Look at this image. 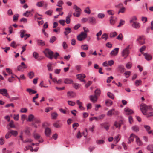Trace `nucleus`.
I'll return each mask as SVG.
<instances>
[{
    "label": "nucleus",
    "instance_id": "6e6552de",
    "mask_svg": "<svg viewBox=\"0 0 153 153\" xmlns=\"http://www.w3.org/2000/svg\"><path fill=\"white\" fill-rule=\"evenodd\" d=\"M139 44L142 45L145 43V38L143 36H139L136 40Z\"/></svg>",
    "mask_w": 153,
    "mask_h": 153
},
{
    "label": "nucleus",
    "instance_id": "680f3d73",
    "mask_svg": "<svg viewBox=\"0 0 153 153\" xmlns=\"http://www.w3.org/2000/svg\"><path fill=\"white\" fill-rule=\"evenodd\" d=\"M33 136L34 138L36 139H38L40 137V135L37 133H34L33 134Z\"/></svg>",
    "mask_w": 153,
    "mask_h": 153
},
{
    "label": "nucleus",
    "instance_id": "f704fd0d",
    "mask_svg": "<svg viewBox=\"0 0 153 153\" xmlns=\"http://www.w3.org/2000/svg\"><path fill=\"white\" fill-rule=\"evenodd\" d=\"M131 129L134 131L137 132L139 131V128L137 126L135 125L131 127Z\"/></svg>",
    "mask_w": 153,
    "mask_h": 153
},
{
    "label": "nucleus",
    "instance_id": "0e129e2a",
    "mask_svg": "<svg viewBox=\"0 0 153 153\" xmlns=\"http://www.w3.org/2000/svg\"><path fill=\"white\" fill-rule=\"evenodd\" d=\"M25 132L26 134L27 135H30V132L29 131V128H27L25 130Z\"/></svg>",
    "mask_w": 153,
    "mask_h": 153
},
{
    "label": "nucleus",
    "instance_id": "37998d69",
    "mask_svg": "<svg viewBox=\"0 0 153 153\" xmlns=\"http://www.w3.org/2000/svg\"><path fill=\"white\" fill-rule=\"evenodd\" d=\"M28 76L31 79L34 76V73L33 71H30L28 73Z\"/></svg>",
    "mask_w": 153,
    "mask_h": 153
},
{
    "label": "nucleus",
    "instance_id": "473e14b6",
    "mask_svg": "<svg viewBox=\"0 0 153 153\" xmlns=\"http://www.w3.org/2000/svg\"><path fill=\"white\" fill-rule=\"evenodd\" d=\"M121 125V123L120 122L117 121L115 122L114 124V126H115L116 128H118L119 129L120 128Z\"/></svg>",
    "mask_w": 153,
    "mask_h": 153
},
{
    "label": "nucleus",
    "instance_id": "f03ea898",
    "mask_svg": "<svg viewBox=\"0 0 153 153\" xmlns=\"http://www.w3.org/2000/svg\"><path fill=\"white\" fill-rule=\"evenodd\" d=\"M45 56L51 59H52L53 54V52L51 50L47 48L43 51Z\"/></svg>",
    "mask_w": 153,
    "mask_h": 153
},
{
    "label": "nucleus",
    "instance_id": "c03bdc74",
    "mask_svg": "<svg viewBox=\"0 0 153 153\" xmlns=\"http://www.w3.org/2000/svg\"><path fill=\"white\" fill-rule=\"evenodd\" d=\"M26 32V30H22L20 31V37L21 38H23L25 36V33Z\"/></svg>",
    "mask_w": 153,
    "mask_h": 153
},
{
    "label": "nucleus",
    "instance_id": "ea45409f",
    "mask_svg": "<svg viewBox=\"0 0 153 153\" xmlns=\"http://www.w3.org/2000/svg\"><path fill=\"white\" fill-rule=\"evenodd\" d=\"M34 117L33 114H30L28 116V118L27 121L29 122H31L33 120Z\"/></svg>",
    "mask_w": 153,
    "mask_h": 153
},
{
    "label": "nucleus",
    "instance_id": "c85d7f7f",
    "mask_svg": "<svg viewBox=\"0 0 153 153\" xmlns=\"http://www.w3.org/2000/svg\"><path fill=\"white\" fill-rule=\"evenodd\" d=\"M37 44L39 45H41L42 46L45 45V42L43 40L40 39H38L37 41Z\"/></svg>",
    "mask_w": 153,
    "mask_h": 153
},
{
    "label": "nucleus",
    "instance_id": "393cba45",
    "mask_svg": "<svg viewBox=\"0 0 153 153\" xmlns=\"http://www.w3.org/2000/svg\"><path fill=\"white\" fill-rule=\"evenodd\" d=\"M26 91L29 93L30 95H31L32 94H35L37 93L36 91L33 90L31 88H27Z\"/></svg>",
    "mask_w": 153,
    "mask_h": 153
},
{
    "label": "nucleus",
    "instance_id": "4be33fe9",
    "mask_svg": "<svg viewBox=\"0 0 153 153\" xmlns=\"http://www.w3.org/2000/svg\"><path fill=\"white\" fill-rule=\"evenodd\" d=\"M51 133V129L49 128H46L45 130V134L47 136H49Z\"/></svg>",
    "mask_w": 153,
    "mask_h": 153
},
{
    "label": "nucleus",
    "instance_id": "79ce46f5",
    "mask_svg": "<svg viewBox=\"0 0 153 153\" xmlns=\"http://www.w3.org/2000/svg\"><path fill=\"white\" fill-rule=\"evenodd\" d=\"M10 131L11 135H13L14 137L16 136L18 134V132L16 131L11 130Z\"/></svg>",
    "mask_w": 153,
    "mask_h": 153
},
{
    "label": "nucleus",
    "instance_id": "5701e85b",
    "mask_svg": "<svg viewBox=\"0 0 153 153\" xmlns=\"http://www.w3.org/2000/svg\"><path fill=\"white\" fill-rule=\"evenodd\" d=\"M100 125L102 126H103L104 128L106 130L108 131L109 127V125L107 123H102L100 124Z\"/></svg>",
    "mask_w": 153,
    "mask_h": 153
},
{
    "label": "nucleus",
    "instance_id": "7ed1b4c3",
    "mask_svg": "<svg viewBox=\"0 0 153 153\" xmlns=\"http://www.w3.org/2000/svg\"><path fill=\"white\" fill-rule=\"evenodd\" d=\"M73 8L75 11V12L73 13L74 16L77 17H79L80 15L81 10L76 5H74Z\"/></svg>",
    "mask_w": 153,
    "mask_h": 153
},
{
    "label": "nucleus",
    "instance_id": "ddd939ff",
    "mask_svg": "<svg viewBox=\"0 0 153 153\" xmlns=\"http://www.w3.org/2000/svg\"><path fill=\"white\" fill-rule=\"evenodd\" d=\"M89 23L92 25H95L97 23V21L94 17H90L88 18Z\"/></svg>",
    "mask_w": 153,
    "mask_h": 153
},
{
    "label": "nucleus",
    "instance_id": "49530a36",
    "mask_svg": "<svg viewBox=\"0 0 153 153\" xmlns=\"http://www.w3.org/2000/svg\"><path fill=\"white\" fill-rule=\"evenodd\" d=\"M107 95L110 98L114 99V95L113 94L110 92H108L107 93Z\"/></svg>",
    "mask_w": 153,
    "mask_h": 153
},
{
    "label": "nucleus",
    "instance_id": "e2e57ef3",
    "mask_svg": "<svg viewBox=\"0 0 153 153\" xmlns=\"http://www.w3.org/2000/svg\"><path fill=\"white\" fill-rule=\"evenodd\" d=\"M30 13V11H26L25 13H23V16L25 17H28Z\"/></svg>",
    "mask_w": 153,
    "mask_h": 153
},
{
    "label": "nucleus",
    "instance_id": "603ef678",
    "mask_svg": "<svg viewBox=\"0 0 153 153\" xmlns=\"http://www.w3.org/2000/svg\"><path fill=\"white\" fill-rule=\"evenodd\" d=\"M131 73V72L130 71H126L125 73V77L126 78H128L129 77V76L130 75V74Z\"/></svg>",
    "mask_w": 153,
    "mask_h": 153
},
{
    "label": "nucleus",
    "instance_id": "a878e982",
    "mask_svg": "<svg viewBox=\"0 0 153 153\" xmlns=\"http://www.w3.org/2000/svg\"><path fill=\"white\" fill-rule=\"evenodd\" d=\"M120 138L121 136L120 134H118L114 137V141L116 144H117L119 142Z\"/></svg>",
    "mask_w": 153,
    "mask_h": 153
},
{
    "label": "nucleus",
    "instance_id": "774afa93",
    "mask_svg": "<svg viewBox=\"0 0 153 153\" xmlns=\"http://www.w3.org/2000/svg\"><path fill=\"white\" fill-rule=\"evenodd\" d=\"M131 64L130 62H128L126 64V67L127 69H130L131 67Z\"/></svg>",
    "mask_w": 153,
    "mask_h": 153
},
{
    "label": "nucleus",
    "instance_id": "b1692460",
    "mask_svg": "<svg viewBox=\"0 0 153 153\" xmlns=\"http://www.w3.org/2000/svg\"><path fill=\"white\" fill-rule=\"evenodd\" d=\"M76 76H77V78L79 80L83 79L86 77L85 75L83 74H78L76 75Z\"/></svg>",
    "mask_w": 153,
    "mask_h": 153
},
{
    "label": "nucleus",
    "instance_id": "8fccbe9b",
    "mask_svg": "<svg viewBox=\"0 0 153 153\" xmlns=\"http://www.w3.org/2000/svg\"><path fill=\"white\" fill-rule=\"evenodd\" d=\"M84 12L88 14H90L91 12L89 7H86L84 10Z\"/></svg>",
    "mask_w": 153,
    "mask_h": 153
},
{
    "label": "nucleus",
    "instance_id": "2f4dec72",
    "mask_svg": "<svg viewBox=\"0 0 153 153\" xmlns=\"http://www.w3.org/2000/svg\"><path fill=\"white\" fill-rule=\"evenodd\" d=\"M105 103L107 106H109L112 104L113 102L110 100H106L105 101Z\"/></svg>",
    "mask_w": 153,
    "mask_h": 153
},
{
    "label": "nucleus",
    "instance_id": "13d9d810",
    "mask_svg": "<svg viewBox=\"0 0 153 153\" xmlns=\"http://www.w3.org/2000/svg\"><path fill=\"white\" fill-rule=\"evenodd\" d=\"M95 128V126L92 125L89 128V130L91 131L92 133L94 132Z\"/></svg>",
    "mask_w": 153,
    "mask_h": 153
},
{
    "label": "nucleus",
    "instance_id": "a18cd8bd",
    "mask_svg": "<svg viewBox=\"0 0 153 153\" xmlns=\"http://www.w3.org/2000/svg\"><path fill=\"white\" fill-rule=\"evenodd\" d=\"M142 83V81L141 80H137L135 82V85L136 86H138L140 85Z\"/></svg>",
    "mask_w": 153,
    "mask_h": 153
},
{
    "label": "nucleus",
    "instance_id": "f8f14e48",
    "mask_svg": "<svg viewBox=\"0 0 153 153\" xmlns=\"http://www.w3.org/2000/svg\"><path fill=\"white\" fill-rule=\"evenodd\" d=\"M124 111L126 114L129 115L133 114L134 112L133 110L128 107H126L124 109Z\"/></svg>",
    "mask_w": 153,
    "mask_h": 153
},
{
    "label": "nucleus",
    "instance_id": "4d7b16f0",
    "mask_svg": "<svg viewBox=\"0 0 153 153\" xmlns=\"http://www.w3.org/2000/svg\"><path fill=\"white\" fill-rule=\"evenodd\" d=\"M11 133L10 131H8L6 133L5 136V137L6 139H7L9 138L10 137H11Z\"/></svg>",
    "mask_w": 153,
    "mask_h": 153
},
{
    "label": "nucleus",
    "instance_id": "f257e3e1",
    "mask_svg": "<svg viewBox=\"0 0 153 153\" xmlns=\"http://www.w3.org/2000/svg\"><path fill=\"white\" fill-rule=\"evenodd\" d=\"M140 109L144 115L146 114L147 112L151 111L152 109L150 106H147L145 104L141 105L140 106Z\"/></svg>",
    "mask_w": 153,
    "mask_h": 153
},
{
    "label": "nucleus",
    "instance_id": "2eb2a0df",
    "mask_svg": "<svg viewBox=\"0 0 153 153\" xmlns=\"http://www.w3.org/2000/svg\"><path fill=\"white\" fill-rule=\"evenodd\" d=\"M130 22L131 23H133L132 26L134 28L137 29L140 27V25L139 23L135 22H133L132 20H131Z\"/></svg>",
    "mask_w": 153,
    "mask_h": 153
},
{
    "label": "nucleus",
    "instance_id": "72a5a7b5",
    "mask_svg": "<svg viewBox=\"0 0 153 153\" xmlns=\"http://www.w3.org/2000/svg\"><path fill=\"white\" fill-rule=\"evenodd\" d=\"M51 117L53 119H56L58 116V114L56 112H54L51 114Z\"/></svg>",
    "mask_w": 153,
    "mask_h": 153
},
{
    "label": "nucleus",
    "instance_id": "f3484780",
    "mask_svg": "<svg viewBox=\"0 0 153 153\" xmlns=\"http://www.w3.org/2000/svg\"><path fill=\"white\" fill-rule=\"evenodd\" d=\"M73 82V80L70 78H65L64 79V83L66 84H71Z\"/></svg>",
    "mask_w": 153,
    "mask_h": 153
},
{
    "label": "nucleus",
    "instance_id": "9b49d317",
    "mask_svg": "<svg viewBox=\"0 0 153 153\" xmlns=\"http://www.w3.org/2000/svg\"><path fill=\"white\" fill-rule=\"evenodd\" d=\"M119 50V48H115L114 50H113L110 53V55L112 56H116L118 53Z\"/></svg>",
    "mask_w": 153,
    "mask_h": 153
},
{
    "label": "nucleus",
    "instance_id": "a19ab883",
    "mask_svg": "<svg viewBox=\"0 0 153 153\" xmlns=\"http://www.w3.org/2000/svg\"><path fill=\"white\" fill-rule=\"evenodd\" d=\"M64 3L62 0H59L57 3L56 5L59 7H62V5L64 4Z\"/></svg>",
    "mask_w": 153,
    "mask_h": 153
},
{
    "label": "nucleus",
    "instance_id": "6ab92c4d",
    "mask_svg": "<svg viewBox=\"0 0 153 153\" xmlns=\"http://www.w3.org/2000/svg\"><path fill=\"white\" fill-rule=\"evenodd\" d=\"M110 23L111 25H114L116 22L117 20V18L111 16L110 17Z\"/></svg>",
    "mask_w": 153,
    "mask_h": 153
},
{
    "label": "nucleus",
    "instance_id": "de8ad7c7",
    "mask_svg": "<svg viewBox=\"0 0 153 153\" xmlns=\"http://www.w3.org/2000/svg\"><path fill=\"white\" fill-rule=\"evenodd\" d=\"M80 86V85L78 83H74L73 84V87L76 89L79 88Z\"/></svg>",
    "mask_w": 153,
    "mask_h": 153
},
{
    "label": "nucleus",
    "instance_id": "0eeeda50",
    "mask_svg": "<svg viewBox=\"0 0 153 153\" xmlns=\"http://www.w3.org/2000/svg\"><path fill=\"white\" fill-rule=\"evenodd\" d=\"M0 94L3 96L6 97L8 98H10L8 93L7 92V90L5 88L0 89Z\"/></svg>",
    "mask_w": 153,
    "mask_h": 153
},
{
    "label": "nucleus",
    "instance_id": "bf43d9fd",
    "mask_svg": "<svg viewBox=\"0 0 153 153\" xmlns=\"http://www.w3.org/2000/svg\"><path fill=\"white\" fill-rule=\"evenodd\" d=\"M101 38L102 39H104L106 41L108 39V35L106 33H104L102 35Z\"/></svg>",
    "mask_w": 153,
    "mask_h": 153
},
{
    "label": "nucleus",
    "instance_id": "052dcab7",
    "mask_svg": "<svg viewBox=\"0 0 153 153\" xmlns=\"http://www.w3.org/2000/svg\"><path fill=\"white\" fill-rule=\"evenodd\" d=\"M68 105L71 106H74L76 104L75 102L71 101H68Z\"/></svg>",
    "mask_w": 153,
    "mask_h": 153
},
{
    "label": "nucleus",
    "instance_id": "e433bc0d",
    "mask_svg": "<svg viewBox=\"0 0 153 153\" xmlns=\"http://www.w3.org/2000/svg\"><path fill=\"white\" fill-rule=\"evenodd\" d=\"M52 64L51 62H49L47 65L48 69L49 71H52L53 70V68L52 67Z\"/></svg>",
    "mask_w": 153,
    "mask_h": 153
},
{
    "label": "nucleus",
    "instance_id": "4c0bfd02",
    "mask_svg": "<svg viewBox=\"0 0 153 153\" xmlns=\"http://www.w3.org/2000/svg\"><path fill=\"white\" fill-rule=\"evenodd\" d=\"M105 141L103 140H97L96 141V143L98 145H101L104 144Z\"/></svg>",
    "mask_w": 153,
    "mask_h": 153
},
{
    "label": "nucleus",
    "instance_id": "338daca9",
    "mask_svg": "<svg viewBox=\"0 0 153 153\" xmlns=\"http://www.w3.org/2000/svg\"><path fill=\"white\" fill-rule=\"evenodd\" d=\"M19 15L18 14H16L15 15H14L13 16V21H16L18 19V18L19 17Z\"/></svg>",
    "mask_w": 153,
    "mask_h": 153
},
{
    "label": "nucleus",
    "instance_id": "20e7f679",
    "mask_svg": "<svg viewBox=\"0 0 153 153\" xmlns=\"http://www.w3.org/2000/svg\"><path fill=\"white\" fill-rule=\"evenodd\" d=\"M119 112L114 109H112L108 111L107 113L108 116L111 117L112 115L116 116L119 114Z\"/></svg>",
    "mask_w": 153,
    "mask_h": 153
},
{
    "label": "nucleus",
    "instance_id": "3c124183",
    "mask_svg": "<svg viewBox=\"0 0 153 153\" xmlns=\"http://www.w3.org/2000/svg\"><path fill=\"white\" fill-rule=\"evenodd\" d=\"M56 39V37L55 36L51 37L50 40V42L51 43H53Z\"/></svg>",
    "mask_w": 153,
    "mask_h": 153
},
{
    "label": "nucleus",
    "instance_id": "4468645a",
    "mask_svg": "<svg viewBox=\"0 0 153 153\" xmlns=\"http://www.w3.org/2000/svg\"><path fill=\"white\" fill-rule=\"evenodd\" d=\"M136 137H137V136H136L133 134H131L128 138V144H130L131 142L133 141L134 140V138H136Z\"/></svg>",
    "mask_w": 153,
    "mask_h": 153
},
{
    "label": "nucleus",
    "instance_id": "1a4fd4ad",
    "mask_svg": "<svg viewBox=\"0 0 153 153\" xmlns=\"http://www.w3.org/2000/svg\"><path fill=\"white\" fill-rule=\"evenodd\" d=\"M27 68V65L24 62L21 63V65L18 66L17 68V70L20 71H22L25 69Z\"/></svg>",
    "mask_w": 153,
    "mask_h": 153
},
{
    "label": "nucleus",
    "instance_id": "dca6fc26",
    "mask_svg": "<svg viewBox=\"0 0 153 153\" xmlns=\"http://www.w3.org/2000/svg\"><path fill=\"white\" fill-rule=\"evenodd\" d=\"M53 125L56 128H59L61 127L62 124L59 123V121L58 120L54 123H53Z\"/></svg>",
    "mask_w": 153,
    "mask_h": 153
},
{
    "label": "nucleus",
    "instance_id": "39448f33",
    "mask_svg": "<svg viewBox=\"0 0 153 153\" xmlns=\"http://www.w3.org/2000/svg\"><path fill=\"white\" fill-rule=\"evenodd\" d=\"M87 33L82 32L80 34L78 35L77 38V40L79 41H82L85 40L87 37Z\"/></svg>",
    "mask_w": 153,
    "mask_h": 153
},
{
    "label": "nucleus",
    "instance_id": "09e8293b",
    "mask_svg": "<svg viewBox=\"0 0 153 153\" xmlns=\"http://www.w3.org/2000/svg\"><path fill=\"white\" fill-rule=\"evenodd\" d=\"M88 46L86 45L85 44L81 46V48L83 50H87L88 49Z\"/></svg>",
    "mask_w": 153,
    "mask_h": 153
},
{
    "label": "nucleus",
    "instance_id": "cd10ccee",
    "mask_svg": "<svg viewBox=\"0 0 153 153\" xmlns=\"http://www.w3.org/2000/svg\"><path fill=\"white\" fill-rule=\"evenodd\" d=\"M144 55L145 56V59L147 60H149L152 59V56L147 53H144Z\"/></svg>",
    "mask_w": 153,
    "mask_h": 153
},
{
    "label": "nucleus",
    "instance_id": "6e6d98bb",
    "mask_svg": "<svg viewBox=\"0 0 153 153\" xmlns=\"http://www.w3.org/2000/svg\"><path fill=\"white\" fill-rule=\"evenodd\" d=\"M123 39V36L122 33H120L117 36V39L119 40L122 41Z\"/></svg>",
    "mask_w": 153,
    "mask_h": 153
},
{
    "label": "nucleus",
    "instance_id": "58836bf2",
    "mask_svg": "<svg viewBox=\"0 0 153 153\" xmlns=\"http://www.w3.org/2000/svg\"><path fill=\"white\" fill-rule=\"evenodd\" d=\"M117 34V33L115 31L111 32L110 33L109 37L111 38H113L116 36Z\"/></svg>",
    "mask_w": 153,
    "mask_h": 153
},
{
    "label": "nucleus",
    "instance_id": "5fc2aeb1",
    "mask_svg": "<svg viewBox=\"0 0 153 153\" xmlns=\"http://www.w3.org/2000/svg\"><path fill=\"white\" fill-rule=\"evenodd\" d=\"M9 126L10 127L13 128H15V126L14 124V122L13 120L10 121L9 124Z\"/></svg>",
    "mask_w": 153,
    "mask_h": 153
},
{
    "label": "nucleus",
    "instance_id": "c9c22d12",
    "mask_svg": "<svg viewBox=\"0 0 153 153\" xmlns=\"http://www.w3.org/2000/svg\"><path fill=\"white\" fill-rule=\"evenodd\" d=\"M152 109L151 111L147 112L146 114L145 115L147 117H150L153 116V112L152 111Z\"/></svg>",
    "mask_w": 153,
    "mask_h": 153
},
{
    "label": "nucleus",
    "instance_id": "69168bd1",
    "mask_svg": "<svg viewBox=\"0 0 153 153\" xmlns=\"http://www.w3.org/2000/svg\"><path fill=\"white\" fill-rule=\"evenodd\" d=\"M10 45L11 47L14 48H16L17 46L16 42L15 41H13L10 44Z\"/></svg>",
    "mask_w": 153,
    "mask_h": 153
},
{
    "label": "nucleus",
    "instance_id": "9d476101",
    "mask_svg": "<svg viewBox=\"0 0 153 153\" xmlns=\"http://www.w3.org/2000/svg\"><path fill=\"white\" fill-rule=\"evenodd\" d=\"M125 69V68L123 65H120L118 66L116 70L117 71L120 73H123L124 72Z\"/></svg>",
    "mask_w": 153,
    "mask_h": 153
},
{
    "label": "nucleus",
    "instance_id": "c756f323",
    "mask_svg": "<svg viewBox=\"0 0 153 153\" xmlns=\"http://www.w3.org/2000/svg\"><path fill=\"white\" fill-rule=\"evenodd\" d=\"M44 1L42 0L37 2L36 5L37 7H42L44 6Z\"/></svg>",
    "mask_w": 153,
    "mask_h": 153
},
{
    "label": "nucleus",
    "instance_id": "412c9836",
    "mask_svg": "<svg viewBox=\"0 0 153 153\" xmlns=\"http://www.w3.org/2000/svg\"><path fill=\"white\" fill-rule=\"evenodd\" d=\"M71 31V30L70 28H66L65 29L64 34L65 36H67L68 34L70 33Z\"/></svg>",
    "mask_w": 153,
    "mask_h": 153
},
{
    "label": "nucleus",
    "instance_id": "a211bd4d",
    "mask_svg": "<svg viewBox=\"0 0 153 153\" xmlns=\"http://www.w3.org/2000/svg\"><path fill=\"white\" fill-rule=\"evenodd\" d=\"M67 96L71 98L74 97L76 96L75 93L72 91H69L67 93Z\"/></svg>",
    "mask_w": 153,
    "mask_h": 153
},
{
    "label": "nucleus",
    "instance_id": "864d4df0",
    "mask_svg": "<svg viewBox=\"0 0 153 153\" xmlns=\"http://www.w3.org/2000/svg\"><path fill=\"white\" fill-rule=\"evenodd\" d=\"M125 10L126 8L124 7H122L120 9L118 12V14H119L120 13H124L125 11Z\"/></svg>",
    "mask_w": 153,
    "mask_h": 153
},
{
    "label": "nucleus",
    "instance_id": "bb28decb",
    "mask_svg": "<svg viewBox=\"0 0 153 153\" xmlns=\"http://www.w3.org/2000/svg\"><path fill=\"white\" fill-rule=\"evenodd\" d=\"M136 143L138 145L140 146L142 145V142L138 137H136Z\"/></svg>",
    "mask_w": 153,
    "mask_h": 153
},
{
    "label": "nucleus",
    "instance_id": "7c9ffc66",
    "mask_svg": "<svg viewBox=\"0 0 153 153\" xmlns=\"http://www.w3.org/2000/svg\"><path fill=\"white\" fill-rule=\"evenodd\" d=\"M144 127L146 129L147 132L149 134H150L152 132V131H150L149 130L150 129V127L149 126L144 125Z\"/></svg>",
    "mask_w": 153,
    "mask_h": 153
},
{
    "label": "nucleus",
    "instance_id": "423d86ee",
    "mask_svg": "<svg viewBox=\"0 0 153 153\" xmlns=\"http://www.w3.org/2000/svg\"><path fill=\"white\" fill-rule=\"evenodd\" d=\"M130 45H128L125 49H123L122 52V55L123 56L126 57L129 53V49Z\"/></svg>",
    "mask_w": 153,
    "mask_h": 153
},
{
    "label": "nucleus",
    "instance_id": "aec40b11",
    "mask_svg": "<svg viewBox=\"0 0 153 153\" xmlns=\"http://www.w3.org/2000/svg\"><path fill=\"white\" fill-rule=\"evenodd\" d=\"M90 98L91 101L93 102H96L97 100V97L95 95H91L90 96Z\"/></svg>",
    "mask_w": 153,
    "mask_h": 153
}]
</instances>
